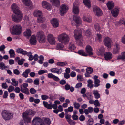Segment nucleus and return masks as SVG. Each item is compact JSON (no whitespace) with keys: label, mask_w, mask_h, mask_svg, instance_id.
<instances>
[{"label":"nucleus","mask_w":125,"mask_h":125,"mask_svg":"<svg viewBox=\"0 0 125 125\" xmlns=\"http://www.w3.org/2000/svg\"><path fill=\"white\" fill-rule=\"evenodd\" d=\"M22 30V27L20 25H14L13 26L10 32L13 35H19L21 33Z\"/></svg>","instance_id":"f257e3e1"},{"label":"nucleus","mask_w":125,"mask_h":125,"mask_svg":"<svg viewBox=\"0 0 125 125\" xmlns=\"http://www.w3.org/2000/svg\"><path fill=\"white\" fill-rule=\"evenodd\" d=\"M35 113L31 110H27L23 114V117L24 121L27 122H30L31 117L29 115Z\"/></svg>","instance_id":"f03ea898"},{"label":"nucleus","mask_w":125,"mask_h":125,"mask_svg":"<svg viewBox=\"0 0 125 125\" xmlns=\"http://www.w3.org/2000/svg\"><path fill=\"white\" fill-rule=\"evenodd\" d=\"M57 38L59 41L62 43H67L69 40L68 35L65 33L58 35Z\"/></svg>","instance_id":"7ed1b4c3"},{"label":"nucleus","mask_w":125,"mask_h":125,"mask_svg":"<svg viewBox=\"0 0 125 125\" xmlns=\"http://www.w3.org/2000/svg\"><path fill=\"white\" fill-rule=\"evenodd\" d=\"M15 14H13L12 16V21L17 23H18L21 21L22 19L23 15L21 12L14 13Z\"/></svg>","instance_id":"20e7f679"},{"label":"nucleus","mask_w":125,"mask_h":125,"mask_svg":"<svg viewBox=\"0 0 125 125\" xmlns=\"http://www.w3.org/2000/svg\"><path fill=\"white\" fill-rule=\"evenodd\" d=\"M1 114L3 118L5 120H9L13 117L11 113L6 110L3 111Z\"/></svg>","instance_id":"39448f33"},{"label":"nucleus","mask_w":125,"mask_h":125,"mask_svg":"<svg viewBox=\"0 0 125 125\" xmlns=\"http://www.w3.org/2000/svg\"><path fill=\"white\" fill-rule=\"evenodd\" d=\"M37 36L40 43H43L45 42V36L43 31H39L37 33Z\"/></svg>","instance_id":"423d86ee"},{"label":"nucleus","mask_w":125,"mask_h":125,"mask_svg":"<svg viewBox=\"0 0 125 125\" xmlns=\"http://www.w3.org/2000/svg\"><path fill=\"white\" fill-rule=\"evenodd\" d=\"M28 86V84L27 83H24L20 85L21 92L27 95L29 94V90L27 88Z\"/></svg>","instance_id":"0eeeda50"},{"label":"nucleus","mask_w":125,"mask_h":125,"mask_svg":"<svg viewBox=\"0 0 125 125\" xmlns=\"http://www.w3.org/2000/svg\"><path fill=\"white\" fill-rule=\"evenodd\" d=\"M43 103L44 106L48 109H52V107L53 109H56L57 108V105L55 104L52 105V102H51L49 104L47 102L44 101L43 102Z\"/></svg>","instance_id":"6e6552de"},{"label":"nucleus","mask_w":125,"mask_h":125,"mask_svg":"<svg viewBox=\"0 0 125 125\" xmlns=\"http://www.w3.org/2000/svg\"><path fill=\"white\" fill-rule=\"evenodd\" d=\"M68 9V8L65 4H62L61 5L60 9V14L63 15L64 14L66 13Z\"/></svg>","instance_id":"1a4fd4ad"},{"label":"nucleus","mask_w":125,"mask_h":125,"mask_svg":"<svg viewBox=\"0 0 125 125\" xmlns=\"http://www.w3.org/2000/svg\"><path fill=\"white\" fill-rule=\"evenodd\" d=\"M74 37L76 40L77 41H81L82 39V35L81 34V31L76 30H75L74 32Z\"/></svg>","instance_id":"9d476101"},{"label":"nucleus","mask_w":125,"mask_h":125,"mask_svg":"<svg viewBox=\"0 0 125 125\" xmlns=\"http://www.w3.org/2000/svg\"><path fill=\"white\" fill-rule=\"evenodd\" d=\"M93 10L94 13L97 16H100L102 15V11L98 7L96 6H94L93 8Z\"/></svg>","instance_id":"9b49d317"},{"label":"nucleus","mask_w":125,"mask_h":125,"mask_svg":"<svg viewBox=\"0 0 125 125\" xmlns=\"http://www.w3.org/2000/svg\"><path fill=\"white\" fill-rule=\"evenodd\" d=\"M42 6L44 8L50 10L51 9V6L50 4L45 1H42L41 2Z\"/></svg>","instance_id":"f8f14e48"},{"label":"nucleus","mask_w":125,"mask_h":125,"mask_svg":"<svg viewBox=\"0 0 125 125\" xmlns=\"http://www.w3.org/2000/svg\"><path fill=\"white\" fill-rule=\"evenodd\" d=\"M104 42L105 45L108 48H110L111 47L112 41L111 39L109 38H105L104 40Z\"/></svg>","instance_id":"ddd939ff"},{"label":"nucleus","mask_w":125,"mask_h":125,"mask_svg":"<svg viewBox=\"0 0 125 125\" xmlns=\"http://www.w3.org/2000/svg\"><path fill=\"white\" fill-rule=\"evenodd\" d=\"M11 8L12 11L14 13L21 12L19 8L16 3L13 4L11 5Z\"/></svg>","instance_id":"4468645a"},{"label":"nucleus","mask_w":125,"mask_h":125,"mask_svg":"<svg viewBox=\"0 0 125 125\" xmlns=\"http://www.w3.org/2000/svg\"><path fill=\"white\" fill-rule=\"evenodd\" d=\"M48 41L52 45L54 44L55 42V41L54 37L52 34H49L48 36Z\"/></svg>","instance_id":"2eb2a0df"},{"label":"nucleus","mask_w":125,"mask_h":125,"mask_svg":"<svg viewBox=\"0 0 125 125\" xmlns=\"http://www.w3.org/2000/svg\"><path fill=\"white\" fill-rule=\"evenodd\" d=\"M23 2L26 6H28V9L30 10L33 8L32 3L30 0H26Z\"/></svg>","instance_id":"dca6fc26"},{"label":"nucleus","mask_w":125,"mask_h":125,"mask_svg":"<svg viewBox=\"0 0 125 125\" xmlns=\"http://www.w3.org/2000/svg\"><path fill=\"white\" fill-rule=\"evenodd\" d=\"M120 47L119 45L117 43H115L112 52L113 54H115L118 53L119 52Z\"/></svg>","instance_id":"f3484780"},{"label":"nucleus","mask_w":125,"mask_h":125,"mask_svg":"<svg viewBox=\"0 0 125 125\" xmlns=\"http://www.w3.org/2000/svg\"><path fill=\"white\" fill-rule=\"evenodd\" d=\"M119 11V8H115L112 10L111 11L113 16L116 17L117 16Z\"/></svg>","instance_id":"a211bd4d"},{"label":"nucleus","mask_w":125,"mask_h":125,"mask_svg":"<svg viewBox=\"0 0 125 125\" xmlns=\"http://www.w3.org/2000/svg\"><path fill=\"white\" fill-rule=\"evenodd\" d=\"M104 58L105 60H108L111 59L113 57L112 53L110 52H106L104 54Z\"/></svg>","instance_id":"6ab92c4d"},{"label":"nucleus","mask_w":125,"mask_h":125,"mask_svg":"<svg viewBox=\"0 0 125 125\" xmlns=\"http://www.w3.org/2000/svg\"><path fill=\"white\" fill-rule=\"evenodd\" d=\"M30 42L31 44L35 45L36 44L37 40L35 36L32 35L31 37L30 40Z\"/></svg>","instance_id":"aec40b11"},{"label":"nucleus","mask_w":125,"mask_h":125,"mask_svg":"<svg viewBox=\"0 0 125 125\" xmlns=\"http://www.w3.org/2000/svg\"><path fill=\"white\" fill-rule=\"evenodd\" d=\"M51 23L54 28H56L59 26L58 21L55 18H54L51 20Z\"/></svg>","instance_id":"412c9836"},{"label":"nucleus","mask_w":125,"mask_h":125,"mask_svg":"<svg viewBox=\"0 0 125 125\" xmlns=\"http://www.w3.org/2000/svg\"><path fill=\"white\" fill-rule=\"evenodd\" d=\"M42 120L39 118L36 117L33 119L32 121V124L33 125H36L37 124L40 123H42Z\"/></svg>","instance_id":"4be33fe9"},{"label":"nucleus","mask_w":125,"mask_h":125,"mask_svg":"<svg viewBox=\"0 0 125 125\" xmlns=\"http://www.w3.org/2000/svg\"><path fill=\"white\" fill-rule=\"evenodd\" d=\"M85 48L87 52L90 56L92 55H93V50L91 46L88 45L86 46Z\"/></svg>","instance_id":"5701e85b"},{"label":"nucleus","mask_w":125,"mask_h":125,"mask_svg":"<svg viewBox=\"0 0 125 125\" xmlns=\"http://www.w3.org/2000/svg\"><path fill=\"white\" fill-rule=\"evenodd\" d=\"M73 12L74 13L78 14L79 13V8L75 2H74L73 4Z\"/></svg>","instance_id":"b1692460"},{"label":"nucleus","mask_w":125,"mask_h":125,"mask_svg":"<svg viewBox=\"0 0 125 125\" xmlns=\"http://www.w3.org/2000/svg\"><path fill=\"white\" fill-rule=\"evenodd\" d=\"M73 19L77 25L79 24L82 22L81 19L79 16L74 15Z\"/></svg>","instance_id":"393cba45"},{"label":"nucleus","mask_w":125,"mask_h":125,"mask_svg":"<svg viewBox=\"0 0 125 125\" xmlns=\"http://www.w3.org/2000/svg\"><path fill=\"white\" fill-rule=\"evenodd\" d=\"M62 68L58 69L54 68L51 69V71L54 73H56L58 74H60L62 72Z\"/></svg>","instance_id":"a878e982"},{"label":"nucleus","mask_w":125,"mask_h":125,"mask_svg":"<svg viewBox=\"0 0 125 125\" xmlns=\"http://www.w3.org/2000/svg\"><path fill=\"white\" fill-rule=\"evenodd\" d=\"M34 16L38 17L42 16V14L41 11L36 10L34 11Z\"/></svg>","instance_id":"bb28decb"},{"label":"nucleus","mask_w":125,"mask_h":125,"mask_svg":"<svg viewBox=\"0 0 125 125\" xmlns=\"http://www.w3.org/2000/svg\"><path fill=\"white\" fill-rule=\"evenodd\" d=\"M93 94L94 95V97L96 99H98L100 97V95L98 93L97 90H94L93 91Z\"/></svg>","instance_id":"cd10ccee"},{"label":"nucleus","mask_w":125,"mask_h":125,"mask_svg":"<svg viewBox=\"0 0 125 125\" xmlns=\"http://www.w3.org/2000/svg\"><path fill=\"white\" fill-rule=\"evenodd\" d=\"M97 53L99 55H102L104 53L105 50L103 47H102L97 50Z\"/></svg>","instance_id":"c85d7f7f"},{"label":"nucleus","mask_w":125,"mask_h":125,"mask_svg":"<svg viewBox=\"0 0 125 125\" xmlns=\"http://www.w3.org/2000/svg\"><path fill=\"white\" fill-rule=\"evenodd\" d=\"M107 5L109 10H111L114 7V4L112 1H109L107 4Z\"/></svg>","instance_id":"c756f323"},{"label":"nucleus","mask_w":125,"mask_h":125,"mask_svg":"<svg viewBox=\"0 0 125 125\" xmlns=\"http://www.w3.org/2000/svg\"><path fill=\"white\" fill-rule=\"evenodd\" d=\"M83 21L86 22L90 23L92 21V18L91 17H87L85 16H84L83 17Z\"/></svg>","instance_id":"7c9ffc66"},{"label":"nucleus","mask_w":125,"mask_h":125,"mask_svg":"<svg viewBox=\"0 0 125 125\" xmlns=\"http://www.w3.org/2000/svg\"><path fill=\"white\" fill-rule=\"evenodd\" d=\"M30 72V69H28L26 70L25 71L23 72L22 74V76L25 78H27L28 77V74Z\"/></svg>","instance_id":"2f4dec72"},{"label":"nucleus","mask_w":125,"mask_h":125,"mask_svg":"<svg viewBox=\"0 0 125 125\" xmlns=\"http://www.w3.org/2000/svg\"><path fill=\"white\" fill-rule=\"evenodd\" d=\"M93 111V108L91 107H90L88 108V109H86L84 110V112L85 114L87 115L89 113H91Z\"/></svg>","instance_id":"473e14b6"},{"label":"nucleus","mask_w":125,"mask_h":125,"mask_svg":"<svg viewBox=\"0 0 125 125\" xmlns=\"http://www.w3.org/2000/svg\"><path fill=\"white\" fill-rule=\"evenodd\" d=\"M16 52L18 53L22 54L23 55L26 54V51L22 49L21 48H18L16 50Z\"/></svg>","instance_id":"72a5a7b5"},{"label":"nucleus","mask_w":125,"mask_h":125,"mask_svg":"<svg viewBox=\"0 0 125 125\" xmlns=\"http://www.w3.org/2000/svg\"><path fill=\"white\" fill-rule=\"evenodd\" d=\"M125 59V52H122L121 54L118 56L117 58V60H124Z\"/></svg>","instance_id":"f704fd0d"},{"label":"nucleus","mask_w":125,"mask_h":125,"mask_svg":"<svg viewBox=\"0 0 125 125\" xmlns=\"http://www.w3.org/2000/svg\"><path fill=\"white\" fill-rule=\"evenodd\" d=\"M24 35L28 38L31 36V31L29 29H27L24 33Z\"/></svg>","instance_id":"c9c22d12"},{"label":"nucleus","mask_w":125,"mask_h":125,"mask_svg":"<svg viewBox=\"0 0 125 125\" xmlns=\"http://www.w3.org/2000/svg\"><path fill=\"white\" fill-rule=\"evenodd\" d=\"M44 17L42 15L41 16H40L37 18V22L39 23H42L45 20Z\"/></svg>","instance_id":"e433bc0d"},{"label":"nucleus","mask_w":125,"mask_h":125,"mask_svg":"<svg viewBox=\"0 0 125 125\" xmlns=\"http://www.w3.org/2000/svg\"><path fill=\"white\" fill-rule=\"evenodd\" d=\"M78 52L79 54L83 56H87L88 55V54L83 50H79Z\"/></svg>","instance_id":"4c0bfd02"},{"label":"nucleus","mask_w":125,"mask_h":125,"mask_svg":"<svg viewBox=\"0 0 125 125\" xmlns=\"http://www.w3.org/2000/svg\"><path fill=\"white\" fill-rule=\"evenodd\" d=\"M83 2L85 5L88 8L91 7V5L89 0H83Z\"/></svg>","instance_id":"58836bf2"},{"label":"nucleus","mask_w":125,"mask_h":125,"mask_svg":"<svg viewBox=\"0 0 125 125\" xmlns=\"http://www.w3.org/2000/svg\"><path fill=\"white\" fill-rule=\"evenodd\" d=\"M50 1L55 6H57V5H59L60 4L59 0H50Z\"/></svg>","instance_id":"ea45409f"},{"label":"nucleus","mask_w":125,"mask_h":125,"mask_svg":"<svg viewBox=\"0 0 125 125\" xmlns=\"http://www.w3.org/2000/svg\"><path fill=\"white\" fill-rule=\"evenodd\" d=\"M9 53L10 54V58H14L15 57V52L13 50L10 49L9 51Z\"/></svg>","instance_id":"a19ab883"},{"label":"nucleus","mask_w":125,"mask_h":125,"mask_svg":"<svg viewBox=\"0 0 125 125\" xmlns=\"http://www.w3.org/2000/svg\"><path fill=\"white\" fill-rule=\"evenodd\" d=\"M68 48L69 50L71 51L74 50L75 49V46L73 42H72L69 44Z\"/></svg>","instance_id":"79ce46f5"},{"label":"nucleus","mask_w":125,"mask_h":125,"mask_svg":"<svg viewBox=\"0 0 125 125\" xmlns=\"http://www.w3.org/2000/svg\"><path fill=\"white\" fill-rule=\"evenodd\" d=\"M102 37L101 35L99 34H97L95 38V40L96 41H101Z\"/></svg>","instance_id":"37998d69"},{"label":"nucleus","mask_w":125,"mask_h":125,"mask_svg":"<svg viewBox=\"0 0 125 125\" xmlns=\"http://www.w3.org/2000/svg\"><path fill=\"white\" fill-rule=\"evenodd\" d=\"M67 64L66 62H59L57 63L56 64L59 66H62L66 65Z\"/></svg>","instance_id":"c03bdc74"},{"label":"nucleus","mask_w":125,"mask_h":125,"mask_svg":"<svg viewBox=\"0 0 125 125\" xmlns=\"http://www.w3.org/2000/svg\"><path fill=\"white\" fill-rule=\"evenodd\" d=\"M8 68L7 66H6L5 64L2 62L0 63V68L1 70H3Z\"/></svg>","instance_id":"a18cd8bd"},{"label":"nucleus","mask_w":125,"mask_h":125,"mask_svg":"<svg viewBox=\"0 0 125 125\" xmlns=\"http://www.w3.org/2000/svg\"><path fill=\"white\" fill-rule=\"evenodd\" d=\"M44 123L48 125H50L51 123V121L50 119L48 118H45L44 119Z\"/></svg>","instance_id":"49530a36"},{"label":"nucleus","mask_w":125,"mask_h":125,"mask_svg":"<svg viewBox=\"0 0 125 125\" xmlns=\"http://www.w3.org/2000/svg\"><path fill=\"white\" fill-rule=\"evenodd\" d=\"M12 81L11 83L15 87L17 86L18 84V81H16L15 79L14 78L12 79Z\"/></svg>","instance_id":"de8ad7c7"},{"label":"nucleus","mask_w":125,"mask_h":125,"mask_svg":"<svg viewBox=\"0 0 125 125\" xmlns=\"http://www.w3.org/2000/svg\"><path fill=\"white\" fill-rule=\"evenodd\" d=\"M85 35L87 37H89L92 35V33L90 31L89 29L87 30L85 32Z\"/></svg>","instance_id":"09e8293b"},{"label":"nucleus","mask_w":125,"mask_h":125,"mask_svg":"<svg viewBox=\"0 0 125 125\" xmlns=\"http://www.w3.org/2000/svg\"><path fill=\"white\" fill-rule=\"evenodd\" d=\"M64 47V46L62 44H58L56 46L57 49L58 50H62Z\"/></svg>","instance_id":"8fccbe9b"},{"label":"nucleus","mask_w":125,"mask_h":125,"mask_svg":"<svg viewBox=\"0 0 125 125\" xmlns=\"http://www.w3.org/2000/svg\"><path fill=\"white\" fill-rule=\"evenodd\" d=\"M87 73L89 74H91L93 72V70L92 68L90 67H87L86 70Z\"/></svg>","instance_id":"3c124183"},{"label":"nucleus","mask_w":125,"mask_h":125,"mask_svg":"<svg viewBox=\"0 0 125 125\" xmlns=\"http://www.w3.org/2000/svg\"><path fill=\"white\" fill-rule=\"evenodd\" d=\"M100 81L99 80H96L94 81V87H96L100 85Z\"/></svg>","instance_id":"603ef678"},{"label":"nucleus","mask_w":125,"mask_h":125,"mask_svg":"<svg viewBox=\"0 0 125 125\" xmlns=\"http://www.w3.org/2000/svg\"><path fill=\"white\" fill-rule=\"evenodd\" d=\"M73 106L74 107L77 109H79L80 107V105L79 104V103L76 102L74 103Z\"/></svg>","instance_id":"864d4df0"},{"label":"nucleus","mask_w":125,"mask_h":125,"mask_svg":"<svg viewBox=\"0 0 125 125\" xmlns=\"http://www.w3.org/2000/svg\"><path fill=\"white\" fill-rule=\"evenodd\" d=\"M94 104L96 107L100 106V104L98 100H96L94 101Z\"/></svg>","instance_id":"5fc2aeb1"},{"label":"nucleus","mask_w":125,"mask_h":125,"mask_svg":"<svg viewBox=\"0 0 125 125\" xmlns=\"http://www.w3.org/2000/svg\"><path fill=\"white\" fill-rule=\"evenodd\" d=\"M25 61V60L23 59H21V60H19L17 63L18 65H22L24 61Z\"/></svg>","instance_id":"6e6d98bb"},{"label":"nucleus","mask_w":125,"mask_h":125,"mask_svg":"<svg viewBox=\"0 0 125 125\" xmlns=\"http://www.w3.org/2000/svg\"><path fill=\"white\" fill-rule=\"evenodd\" d=\"M93 120L92 119H89L87 122V125H92L93 124Z\"/></svg>","instance_id":"4d7b16f0"},{"label":"nucleus","mask_w":125,"mask_h":125,"mask_svg":"<svg viewBox=\"0 0 125 125\" xmlns=\"http://www.w3.org/2000/svg\"><path fill=\"white\" fill-rule=\"evenodd\" d=\"M67 122L69 124L71 125H74L76 123L75 121L71 119L68 120Z\"/></svg>","instance_id":"13d9d810"},{"label":"nucleus","mask_w":125,"mask_h":125,"mask_svg":"<svg viewBox=\"0 0 125 125\" xmlns=\"http://www.w3.org/2000/svg\"><path fill=\"white\" fill-rule=\"evenodd\" d=\"M28 122H27L25 121L23 119V120H21L20 123V125H28Z\"/></svg>","instance_id":"bf43d9fd"},{"label":"nucleus","mask_w":125,"mask_h":125,"mask_svg":"<svg viewBox=\"0 0 125 125\" xmlns=\"http://www.w3.org/2000/svg\"><path fill=\"white\" fill-rule=\"evenodd\" d=\"M94 28L97 31H99L100 30V27L98 24L95 23L94 24Z\"/></svg>","instance_id":"052dcab7"},{"label":"nucleus","mask_w":125,"mask_h":125,"mask_svg":"<svg viewBox=\"0 0 125 125\" xmlns=\"http://www.w3.org/2000/svg\"><path fill=\"white\" fill-rule=\"evenodd\" d=\"M47 72V70H41L38 71V73L39 75H42L45 73Z\"/></svg>","instance_id":"680f3d73"},{"label":"nucleus","mask_w":125,"mask_h":125,"mask_svg":"<svg viewBox=\"0 0 125 125\" xmlns=\"http://www.w3.org/2000/svg\"><path fill=\"white\" fill-rule=\"evenodd\" d=\"M42 99L43 100H46L49 98V97L45 95H42L41 96Z\"/></svg>","instance_id":"e2e57ef3"},{"label":"nucleus","mask_w":125,"mask_h":125,"mask_svg":"<svg viewBox=\"0 0 125 125\" xmlns=\"http://www.w3.org/2000/svg\"><path fill=\"white\" fill-rule=\"evenodd\" d=\"M14 87L12 86L11 85L10 86L8 89V92H10L12 91L14 89Z\"/></svg>","instance_id":"0e129e2a"},{"label":"nucleus","mask_w":125,"mask_h":125,"mask_svg":"<svg viewBox=\"0 0 125 125\" xmlns=\"http://www.w3.org/2000/svg\"><path fill=\"white\" fill-rule=\"evenodd\" d=\"M30 93L32 94H34L36 92V90L33 88H31L30 90Z\"/></svg>","instance_id":"69168bd1"},{"label":"nucleus","mask_w":125,"mask_h":125,"mask_svg":"<svg viewBox=\"0 0 125 125\" xmlns=\"http://www.w3.org/2000/svg\"><path fill=\"white\" fill-rule=\"evenodd\" d=\"M13 73L15 75H18L20 74V72L18 70L16 69L13 70Z\"/></svg>","instance_id":"338daca9"},{"label":"nucleus","mask_w":125,"mask_h":125,"mask_svg":"<svg viewBox=\"0 0 125 125\" xmlns=\"http://www.w3.org/2000/svg\"><path fill=\"white\" fill-rule=\"evenodd\" d=\"M119 23L121 24H123L125 27V20L124 19H121L120 20Z\"/></svg>","instance_id":"774afa93"}]
</instances>
